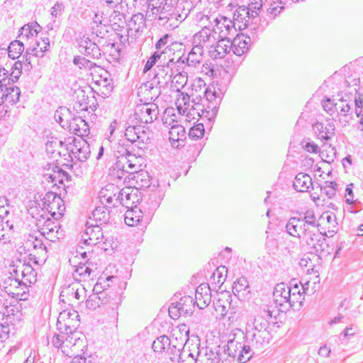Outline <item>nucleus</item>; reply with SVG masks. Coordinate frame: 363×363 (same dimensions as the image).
Returning <instances> with one entry per match:
<instances>
[{"instance_id":"obj_48","label":"nucleus","mask_w":363,"mask_h":363,"mask_svg":"<svg viewBox=\"0 0 363 363\" xmlns=\"http://www.w3.org/2000/svg\"><path fill=\"white\" fill-rule=\"evenodd\" d=\"M306 229L307 230L303 232L301 238L311 248H315L319 238L318 228L315 230H311V228Z\"/></svg>"},{"instance_id":"obj_7","label":"nucleus","mask_w":363,"mask_h":363,"mask_svg":"<svg viewBox=\"0 0 363 363\" xmlns=\"http://www.w3.org/2000/svg\"><path fill=\"white\" fill-rule=\"evenodd\" d=\"M216 40L218 38L213 30L206 26L200 31L194 34L192 43H195L197 46L209 52L216 44Z\"/></svg>"},{"instance_id":"obj_41","label":"nucleus","mask_w":363,"mask_h":363,"mask_svg":"<svg viewBox=\"0 0 363 363\" xmlns=\"http://www.w3.org/2000/svg\"><path fill=\"white\" fill-rule=\"evenodd\" d=\"M167 64L170 69L172 76L176 73H187L185 69L186 67L189 66L187 65L186 60L185 58L179 57L177 61H174V59H170Z\"/></svg>"},{"instance_id":"obj_64","label":"nucleus","mask_w":363,"mask_h":363,"mask_svg":"<svg viewBox=\"0 0 363 363\" xmlns=\"http://www.w3.org/2000/svg\"><path fill=\"white\" fill-rule=\"evenodd\" d=\"M250 14L245 5L239 6L234 13V19L238 21H242L246 17H250Z\"/></svg>"},{"instance_id":"obj_4","label":"nucleus","mask_w":363,"mask_h":363,"mask_svg":"<svg viewBox=\"0 0 363 363\" xmlns=\"http://www.w3.org/2000/svg\"><path fill=\"white\" fill-rule=\"evenodd\" d=\"M291 289L289 285L285 283H279L276 285L273 292V299L276 307L279 308L280 312H287L294 307L290 296Z\"/></svg>"},{"instance_id":"obj_24","label":"nucleus","mask_w":363,"mask_h":363,"mask_svg":"<svg viewBox=\"0 0 363 363\" xmlns=\"http://www.w3.org/2000/svg\"><path fill=\"white\" fill-rule=\"evenodd\" d=\"M169 8H172L167 3H166L165 6L161 10L159 16L158 21H162V19H166V23H169V27L176 28L177 27V22L182 21L184 18L182 15L179 14L177 12H174V11L171 12L169 10Z\"/></svg>"},{"instance_id":"obj_45","label":"nucleus","mask_w":363,"mask_h":363,"mask_svg":"<svg viewBox=\"0 0 363 363\" xmlns=\"http://www.w3.org/2000/svg\"><path fill=\"white\" fill-rule=\"evenodd\" d=\"M109 21L112 24L113 29L117 31L123 28L126 24L125 16L118 11H113L109 16Z\"/></svg>"},{"instance_id":"obj_11","label":"nucleus","mask_w":363,"mask_h":363,"mask_svg":"<svg viewBox=\"0 0 363 363\" xmlns=\"http://www.w3.org/2000/svg\"><path fill=\"white\" fill-rule=\"evenodd\" d=\"M246 338L250 340L251 347L259 351L269 343L272 334L270 331L252 330L246 333Z\"/></svg>"},{"instance_id":"obj_55","label":"nucleus","mask_w":363,"mask_h":363,"mask_svg":"<svg viewBox=\"0 0 363 363\" xmlns=\"http://www.w3.org/2000/svg\"><path fill=\"white\" fill-rule=\"evenodd\" d=\"M93 272L94 271L85 264H80L74 270L73 276L76 279H78V277L80 279H86L91 277V275Z\"/></svg>"},{"instance_id":"obj_8","label":"nucleus","mask_w":363,"mask_h":363,"mask_svg":"<svg viewBox=\"0 0 363 363\" xmlns=\"http://www.w3.org/2000/svg\"><path fill=\"white\" fill-rule=\"evenodd\" d=\"M102 228L92 221H87L86 228L82 235V243L86 245H95L102 241Z\"/></svg>"},{"instance_id":"obj_43","label":"nucleus","mask_w":363,"mask_h":363,"mask_svg":"<svg viewBox=\"0 0 363 363\" xmlns=\"http://www.w3.org/2000/svg\"><path fill=\"white\" fill-rule=\"evenodd\" d=\"M73 63L78 66L79 69L84 68L91 71L94 70L96 72H98V70H102L100 66L82 56L75 57L73 60Z\"/></svg>"},{"instance_id":"obj_60","label":"nucleus","mask_w":363,"mask_h":363,"mask_svg":"<svg viewBox=\"0 0 363 363\" xmlns=\"http://www.w3.org/2000/svg\"><path fill=\"white\" fill-rule=\"evenodd\" d=\"M337 183L335 182H327L325 186L322 187L319 184L317 188H320V191L325 194L329 199L333 198L336 194Z\"/></svg>"},{"instance_id":"obj_56","label":"nucleus","mask_w":363,"mask_h":363,"mask_svg":"<svg viewBox=\"0 0 363 363\" xmlns=\"http://www.w3.org/2000/svg\"><path fill=\"white\" fill-rule=\"evenodd\" d=\"M167 353L172 363H180L182 361V349L181 347L169 346L167 348Z\"/></svg>"},{"instance_id":"obj_28","label":"nucleus","mask_w":363,"mask_h":363,"mask_svg":"<svg viewBox=\"0 0 363 363\" xmlns=\"http://www.w3.org/2000/svg\"><path fill=\"white\" fill-rule=\"evenodd\" d=\"M294 189L299 192L308 191L311 186L314 189L311 177L306 173H298L294 181Z\"/></svg>"},{"instance_id":"obj_12","label":"nucleus","mask_w":363,"mask_h":363,"mask_svg":"<svg viewBox=\"0 0 363 363\" xmlns=\"http://www.w3.org/2000/svg\"><path fill=\"white\" fill-rule=\"evenodd\" d=\"M127 33L132 38H137L146 29V19L143 13H138L132 16L128 23Z\"/></svg>"},{"instance_id":"obj_21","label":"nucleus","mask_w":363,"mask_h":363,"mask_svg":"<svg viewBox=\"0 0 363 363\" xmlns=\"http://www.w3.org/2000/svg\"><path fill=\"white\" fill-rule=\"evenodd\" d=\"M43 237L50 241L55 242L63 236L62 230L57 223H51L49 220H47L46 224L42 228Z\"/></svg>"},{"instance_id":"obj_10","label":"nucleus","mask_w":363,"mask_h":363,"mask_svg":"<svg viewBox=\"0 0 363 363\" xmlns=\"http://www.w3.org/2000/svg\"><path fill=\"white\" fill-rule=\"evenodd\" d=\"M73 144L67 150H70L71 153L74 157L81 162L86 161L90 155L91 150L89 144L82 138H73Z\"/></svg>"},{"instance_id":"obj_19","label":"nucleus","mask_w":363,"mask_h":363,"mask_svg":"<svg viewBox=\"0 0 363 363\" xmlns=\"http://www.w3.org/2000/svg\"><path fill=\"white\" fill-rule=\"evenodd\" d=\"M213 48L209 50L211 57L214 59H222L230 52L232 48L230 38H217Z\"/></svg>"},{"instance_id":"obj_14","label":"nucleus","mask_w":363,"mask_h":363,"mask_svg":"<svg viewBox=\"0 0 363 363\" xmlns=\"http://www.w3.org/2000/svg\"><path fill=\"white\" fill-rule=\"evenodd\" d=\"M274 313V311L270 310L268 306L261 309L254 319L252 330L269 331V320L276 317Z\"/></svg>"},{"instance_id":"obj_42","label":"nucleus","mask_w":363,"mask_h":363,"mask_svg":"<svg viewBox=\"0 0 363 363\" xmlns=\"http://www.w3.org/2000/svg\"><path fill=\"white\" fill-rule=\"evenodd\" d=\"M71 334L66 335L64 333H55L52 338V344L57 348H61L62 352L65 353V350L64 349L66 347L69 346V343H72L71 340L72 337L70 336Z\"/></svg>"},{"instance_id":"obj_33","label":"nucleus","mask_w":363,"mask_h":363,"mask_svg":"<svg viewBox=\"0 0 363 363\" xmlns=\"http://www.w3.org/2000/svg\"><path fill=\"white\" fill-rule=\"evenodd\" d=\"M125 136L132 143L138 140L143 143L145 138V131L140 126L130 125L125 129Z\"/></svg>"},{"instance_id":"obj_26","label":"nucleus","mask_w":363,"mask_h":363,"mask_svg":"<svg viewBox=\"0 0 363 363\" xmlns=\"http://www.w3.org/2000/svg\"><path fill=\"white\" fill-rule=\"evenodd\" d=\"M45 237H43V234H40V238L35 237L32 240V245L33 250L35 251V254L33 255L35 259H38L35 261L37 264L45 262L47 258V247L43 242Z\"/></svg>"},{"instance_id":"obj_20","label":"nucleus","mask_w":363,"mask_h":363,"mask_svg":"<svg viewBox=\"0 0 363 363\" xmlns=\"http://www.w3.org/2000/svg\"><path fill=\"white\" fill-rule=\"evenodd\" d=\"M232 296L228 291H222L218 294L217 300L213 303L216 311L221 316L227 315L231 308Z\"/></svg>"},{"instance_id":"obj_49","label":"nucleus","mask_w":363,"mask_h":363,"mask_svg":"<svg viewBox=\"0 0 363 363\" xmlns=\"http://www.w3.org/2000/svg\"><path fill=\"white\" fill-rule=\"evenodd\" d=\"M50 47V40L48 38L41 39L40 41L36 42V47L31 49V53L33 56L35 57H42L44 55L45 51L48 50Z\"/></svg>"},{"instance_id":"obj_63","label":"nucleus","mask_w":363,"mask_h":363,"mask_svg":"<svg viewBox=\"0 0 363 363\" xmlns=\"http://www.w3.org/2000/svg\"><path fill=\"white\" fill-rule=\"evenodd\" d=\"M76 121L78 123V130L77 135L79 138L87 135L89 133V128L87 123L82 118V117H77Z\"/></svg>"},{"instance_id":"obj_39","label":"nucleus","mask_w":363,"mask_h":363,"mask_svg":"<svg viewBox=\"0 0 363 363\" xmlns=\"http://www.w3.org/2000/svg\"><path fill=\"white\" fill-rule=\"evenodd\" d=\"M131 179L135 182V184L138 188H147L150 186V180L149 174L147 172L138 170V172H133L130 174Z\"/></svg>"},{"instance_id":"obj_22","label":"nucleus","mask_w":363,"mask_h":363,"mask_svg":"<svg viewBox=\"0 0 363 363\" xmlns=\"http://www.w3.org/2000/svg\"><path fill=\"white\" fill-rule=\"evenodd\" d=\"M250 43V38L243 33L238 34L232 40L233 52L238 55L241 56L248 50V45Z\"/></svg>"},{"instance_id":"obj_47","label":"nucleus","mask_w":363,"mask_h":363,"mask_svg":"<svg viewBox=\"0 0 363 363\" xmlns=\"http://www.w3.org/2000/svg\"><path fill=\"white\" fill-rule=\"evenodd\" d=\"M72 113L67 107L61 106L55 113V121L63 128V123L69 122L72 118Z\"/></svg>"},{"instance_id":"obj_61","label":"nucleus","mask_w":363,"mask_h":363,"mask_svg":"<svg viewBox=\"0 0 363 363\" xmlns=\"http://www.w3.org/2000/svg\"><path fill=\"white\" fill-rule=\"evenodd\" d=\"M205 129L203 123H198L190 128L189 136L190 138L198 140L204 135Z\"/></svg>"},{"instance_id":"obj_13","label":"nucleus","mask_w":363,"mask_h":363,"mask_svg":"<svg viewBox=\"0 0 363 363\" xmlns=\"http://www.w3.org/2000/svg\"><path fill=\"white\" fill-rule=\"evenodd\" d=\"M79 52L86 57L93 59H99L101 52L96 43L91 41L88 37L82 36L77 40Z\"/></svg>"},{"instance_id":"obj_62","label":"nucleus","mask_w":363,"mask_h":363,"mask_svg":"<svg viewBox=\"0 0 363 363\" xmlns=\"http://www.w3.org/2000/svg\"><path fill=\"white\" fill-rule=\"evenodd\" d=\"M38 28H40L39 25H35L33 26L31 25H26L21 28L20 36L22 38H29L30 36L37 35L38 33Z\"/></svg>"},{"instance_id":"obj_18","label":"nucleus","mask_w":363,"mask_h":363,"mask_svg":"<svg viewBox=\"0 0 363 363\" xmlns=\"http://www.w3.org/2000/svg\"><path fill=\"white\" fill-rule=\"evenodd\" d=\"M121 189L113 184H108L103 187L99 193V198L102 204L113 205L116 206V203H113L116 201L117 196H119Z\"/></svg>"},{"instance_id":"obj_35","label":"nucleus","mask_w":363,"mask_h":363,"mask_svg":"<svg viewBox=\"0 0 363 363\" xmlns=\"http://www.w3.org/2000/svg\"><path fill=\"white\" fill-rule=\"evenodd\" d=\"M203 99L201 97V96H196L195 98H193L191 101V108L189 111L187 113V118H190L192 117V118H195V116H203L205 113H209V111L204 110L203 105L200 103V101H202Z\"/></svg>"},{"instance_id":"obj_59","label":"nucleus","mask_w":363,"mask_h":363,"mask_svg":"<svg viewBox=\"0 0 363 363\" xmlns=\"http://www.w3.org/2000/svg\"><path fill=\"white\" fill-rule=\"evenodd\" d=\"M99 71L101 72V73L100 74V79L97 80L98 84L105 88L108 91L112 90V79L108 78V73L103 69Z\"/></svg>"},{"instance_id":"obj_16","label":"nucleus","mask_w":363,"mask_h":363,"mask_svg":"<svg viewBox=\"0 0 363 363\" xmlns=\"http://www.w3.org/2000/svg\"><path fill=\"white\" fill-rule=\"evenodd\" d=\"M99 284H96L93 289V293L89 296L86 301V307L91 310H95L101 306L108 303L111 297L108 295L106 290L97 292Z\"/></svg>"},{"instance_id":"obj_9","label":"nucleus","mask_w":363,"mask_h":363,"mask_svg":"<svg viewBox=\"0 0 363 363\" xmlns=\"http://www.w3.org/2000/svg\"><path fill=\"white\" fill-rule=\"evenodd\" d=\"M159 109L154 103H145L137 106L135 116L140 123H150L157 118Z\"/></svg>"},{"instance_id":"obj_57","label":"nucleus","mask_w":363,"mask_h":363,"mask_svg":"<svg viewBox=\"0 0 363 363\" xmlns=\"http://www.w3.org/2000/svg\"><path fill=\"white\" fill-rule=\"evenodd\" d=\"M262 1L263 0H249L246 9L249 11L252 18H255L258 16L259 11L262 7Z\"/></svg>"},{"instance_id":"obj_46","label":"nucleus","mask_w":363,"mask_h":363,"mask_svg":"<svg viewBox=\"0 0 363 363\" xmlns=\"http://www.w3.org/2000/svg\"><path fill=\"white\" fill-rule=\"evenodd\" d=\"M352 105V100L350 96H345V98L342 96L335 102L336 111L345 116L351 111Z\"/></svg>"},{"instance_id":"obj_29","label":"nucleus","mask_w":363,"mask_h":363,"mask_svg":"<svg viewBox=\"0 0 363 363\" xmlns=\"http://www.w3.org/2000/svg\"><path fill=\"white\" fill-rule=\"evenodd\" d=\"M143 217L140 208L134 206L128 208L125 213V223L129 226H135L140 223Z\"/></svg>"},{"instance_id":"obj_37","label":"nucleus","mask_w":363,"mask_h":363,"mask_svg":"<svg viewBox=\"0 0 363 363\" xmlns=\"http://www.w3.org/2000/svg\"><path fill=\"white\" fill-rule=\"evenodd\" d=\"M21 281L23 285L35 284L37 281L36 272L30 264H23L21 270Z\"/></svg>"},{"instance_id":"obj_1","label":"nucleus","mask_w":363,"mask_h":363,"mask_svg":"<svg viewBox=\"0 0 363 363\" xmlns=\"http://www.w3.org/2000/svg\"><path fill=\"white\" fill-rule=\"evenodd\" d=\"M243 332L235 329L230 333L226 346H218L216 352L210 350L208 359L216 361V363H232L237 357L239 363H245L254 354L251 346L246 345Z\"/></svg>"},{"instance_id":"obj_17","label":"nucleus","mask_w":363,"mask_h":363,"mask_svg":"<svg viewBox=\"0 0 363 363\" xmlns=\"http://www.w3.org/2000/svg\"><path fill=\"white\" fill-rule=\"evenodd\" d=\"M313 130L317 138L321 140H328L335 132V123L333 121H326L325 123H315Z\"/></svg>"},{"instance_id":"obj_54","label":"nucleus","mask_w":363,"mask_h":363,"mask_svg":"<svg viewBox=\"0 0 363 363\" xmlns=\"http://www.w3.org/2000/svg\"><path fill=\"white\" fill-rule=\"evenodd\" d=\"M299 218L303 220V224L305 225L306 228L315 230L318 227V224L316 221V217L313 211H307L303 214V216H301Z\"/></svg>"},{"instance_id":"obj_27","label":"nucleus","mask_w":363,"mask_h":363,"mask_svg":"<svg viewBox=\"0 0 363 363\" xmlns=\"http://www.w3.org/2000/svg\"><path fill=\"white\" fill-rule=\"evenodd\" d=\"M211 294L208 287L200 285L196 290L194 303L200 309H203L211 302Z\"/></svg>"},{"instance_id":"obj_25","label":"nucleus","mask_w":363,"mask_h":363,"mask_svg":"<svg viewBox=\"0 0 363 363\" xmlns=\"http://www.w3.org/2000/svg\"><path fill=\"white\" fill-rule=\"evenodd\" d=\"M233 292L239 299L248 298L250 290L247 279L243 277L237 279L233 284Z\"/></svg>"},{"instance_id":"obj_53","label":"nucleus","mask_w":363,"mask_h":363,"mask_svg":"<svg viewBox=\"0 0 363 363\" xmlns=\"http://www.w3.org/2000/svg\"><path fill=\"white\" fill-rule=\"evenodd\" d=\"M171 345L170 340L167 335H161L153 342L152 347L155 352H162L168 348Z\"/></svg>"},{"instance_id":"obj_58","label":"nucleus","mask_w":363,"mask_h":363,"mask_svg":"<svg viewBox=\"0 0 363 363\" xmlns=\"http://www.w3.org/2000/svg\"><path fill=\"white\" fill-rule=\"evenodd\" d=\"M9 72L4 68H0V87H6L9 86L11 82H14L18 78V76H13L11 74L10 77H8Z\"/></svg>"},{"instance_id":"obj_38","label":"nucleus","mask_w":363,"mask_h":363,"mask_svg":"<svg viewBox=\"0 0 363 363\" xmlns=\"http://www.w3.org/2000/svg\"><path fill=\"white\" fill-rule=\"evenodd\" d=\"M203 49L197 46L195 43H193V48L188 55V57L185 58L188 66L195 67L197 64H199L203 58Z\"/></svg>"},{"instance_id":"obj_44","label":"nucleus","mask_w":363,"mask_h":363,"mask_svg":"<svg viewBox=\"0 0 363 363\" xmlns=\"http://www.w3.org/2000/svg\"><path fill=\"white\" fill-rule=\"evenodd\" d=\"M188 81V73H176L171 79V87L177 92H181Z\"/></svg>"},{"instance_id":"obj_32","label":"nucleus","mask_w":363,"mask_h":363,"mask_svg":"<svg viewBox=\"0 0 363 363\" xmlns=\"http://www.w3.org/2000/svg\"><path fill=\"white\" fill-rule=\"evenodd\" d=\"M157 69L153 79H157V83L162 86L167 84L172 77L167 64L158 65Z\"/></svg>"},{"instance_id":"obj_2","label":"nucleus","mask_w":363,"mask_h":363,"mask_svg":"<svg viewBox=\"0 0 363 363\" xmlns=\"http://www.w3.org/2000/svg\"><path fill=\"white\" fill-rule=\"evenodd\" d=\"M123 145V143L121 144V143H118L117 147H115L116 149V151L120 154V155L116 156L118 160L116 165L118 169L130 173V175L133 172L140 170V164H139L138 158L135 155L130 154Z\"/></svg>"},{"instance_id":"obj_52","label":"nucleus","mask_w":363,"mask_h":363,"mask_svg":"<svg viewBox=\"0 0 363 363\" xmlns=\"http://www.w3.org/2000/svg\"><path fill=\"white\" fill-rule=\"evenodd\" d=\"M289 288L291 289V301H292L294 306L296 303L301 304L304 298L302 297V292L298 284L295 280L291 281L290 285H289Z\"/></svg>"},{"instance_id":"obj_34","label":"nucleus","mask_w":363,"mask_h":363,"mask_svg":"<svg viewBox=\"0 0 363 363\" xmlns=\"http://www.w3.org/2000/svg\"><path fill=\"white\" fill-rule=\"evenodd\" d=\"M175 105L179 114H187L191 108L189 95L182 91L177 92Z\"/></svg>"},{"instance_id":"obj_3","label":"nucleus","mask_w":363,"mask_h":363,"mask_svg":"<svg viewBox=\"0 0 363 363\" xmlns=\"http://www.w3.org/2000/svg\"><path fill=\"white\" fill-rule=\"evenodd\" d=\"M79 315L74 310L62 311L57 318V329L60 333L72 334L79 326Z\"/></svg>"},{"instance_id":"obj_6","label":"nucleus","mask_w":363,"mask_h":363,"mask_svg":"<svg viewBox=\"0 0 363 363\" xmlns=\"http://www.w3.org/2000/svg\"><path fill=\"white\" fill-rule=\"evenodd\" d=\"M212 23H214L212 30L217 38H230L235 32L233 22L225 16H219L214 18Z\"/></svg>"},{"instance_id":"obj_30","label":"nucleus","mask_w":363,"mask_h":363,"mask_svg":"<svg viewBox=\"0 0 363 363\" xmlns=\"http://www.w3.org/2000/svg\"><path fill=\"white\" fill-rule=\"evenodd\" d=\"M109 211L106 206H97L92 212L88 221H92L94 224L101 226L109 220Z\"/></svg>"},{"instance_id":"obj_51","label":"nucleus","mask_w":363,"mask_h":363,"mask_svg":"<svg viewBox=\"0 0 363 363\" xmlns=\"http://www.w3.org/2000/svg\"><path fill=\"white\" fill-rule=\"evenodd\" d=\"M24 50L23 43L19 40H14L8 48L9 57L13 60L18 58Z\"/></svg>"},{"instance_id":"obj_15","label":"nucleus","mask_w":363,"mask_h":363,"mask_svg":"<svg viewBox=\"0 0 363 363\" xmlns=\"http://www.w3.org/2000/svg\"><path fill=\"white\" fill-rule=\"evenodd\" d=\"M138 188L133 189L129 186H126L121 189L119 196H117L116 202L125 206L127 208L133 206V205L138 203L140 198L138 195Z\"/></svg>"},{"instance_id":"obj_50","label":"nucleus","mask_w":363,"mask_h":363,"mask_svg":"<svg viewBox=\"0 0 363 363\" xmlns=\"http://www.w3.org/2000/svg\"><path fill=\"white\" fill-rule=\"evenodd\" d=\"M6 91V102L11 104H15L19 101L21 91L20 89L13 85L6 86L5 87Z\"/></svg>"},{"instance_id":"obj_36","label":"nucleus","mask_w":363,"mask_h":363,"mask_svg":"<svg viewBox=\"0 0 363 363\" xmlns=\"http://www.w3.org/2000/svg\"><path fill=\"white\" fill-rule=\"evenodd\" d=\"M176 303L178 306L180 313L183 314L184 316L189 315L193 313L195 303L191 296H184Z\"/></svg>"},{"instance_id":"obj_23","label":"nucleus","mask_w":363,"mask_h":363,"mask_svg":"<svg viewBox=\"0 0 363 363\" xmlns=\"http://www.w3.org/2000/svg\"><path fill=\"white\" fill-rule=\"evenodd\" d=\"M285 228L287 233L291 236L298 238H301L303 232L307 230L305 225L303 224V220L296 217L290 218L286 224Z\"/></svg>"},{"instance_id":"obj_40","label":"nucleus","mask_w":363,"mask_h":363,"mask_svg":"<svg viewBox=\"0 0 363 363\" xmlns=\"http://www.w3.org/2000/svg\"><path fill=\"white\" fill-rule=\"evenodd\" d=\"M354 103L355 106L354 113L357 117L359 118L357 128L360 131H363V94H360L356 91Z\"/></svg>"},{"instance_id":"obj_31","label":"nucleus","mask_w":363,"mask_h":363,"mask_svg":"<svg viewBox=\"0 0 363 363\" xmlns=\"http://www.w3.org/2000/svg\"><path fill=\"white\" fill-rule=\"evenodd\" d=\"M172 122H168V118H166L164 123H169L171 125L170 130L169 131V140L172 142H179V140H182L183 138H185V130L184 128L179 125L177 121H175L174 119H171Z\"/></svg>"},{"instance_id":"obj_5","label":"nucleus","mask_w":363,"mask_h":363,"mask_svg":"<svg viewBox=\"0 0 363 363\" xmlns=\"http://www.w3.org/2000/svg\"><path fill=\"white\" fill-rule=\"evenodd\" d=\"M43 208L56 220L63 216L65 206L62 198L52 191L47 192L43 199Z\"/></svg>"}]
</instances>
